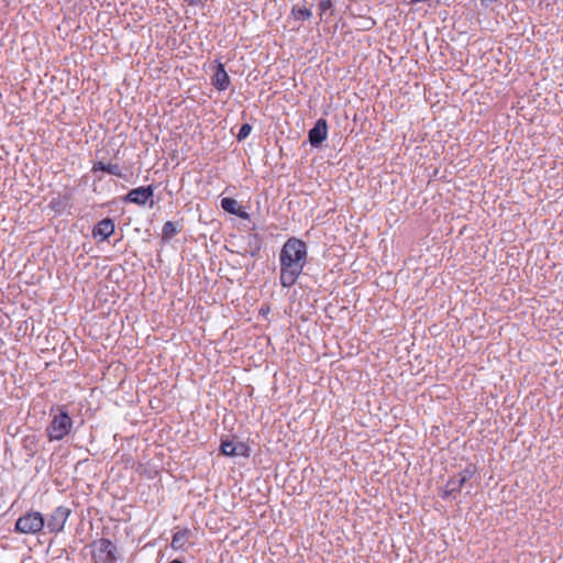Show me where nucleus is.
<instances>
[{"label": "nucleus", "mask_w": 563, "mask_h": 563, "mask_svg": "<svg viewBox=\"0 0 563 563\" xmlns=\"http://www.w3.org/2000/svg\"><path fill=\"white\" fill-rule=\"evenodd\" d=\"M308 263V246L302 240L291 236L279 252V283L283 288L292 287Z\"/></svg>", "instance_id": "obj_1"}, {"label": "nucleus", "mask_w": 563, "mask_h": 563, "mask_svg": "<svg viewBox=\"0 0 563 563\" xmlns=\"http://www.w3.org/2000/svg\"><path fill=\"white\" fill-rule=\"evenodd\" d=\"M49 416L51 422L46 428V435L51 442L60 441L71 432L74 421L65 406L53 407Z\"/></svg>", "instance_id": "obj_2"}, {"label": "nucleus", "mask_w": 563, "mask_h": 563, "mask_svg": "<svg viewBox=\"0 0 563 563\" xmlns=\"http://www.w3.org/2000/svg\"><path fill=\"white\" fill-rule=\"evenodd\" d=\"M45 526V519L38 511L27 512L15 522V530L21 533H37Z\"/></svg>", "instance_id": "obj_3"}, {"label": "nucleus", "mask_w": 563, "mask_h": 563, "mask_svg": "<svg viewBox=\"0 0 563 563\" xmlns=\"http://www.w3.org/2000/svg\"><path fill=\"white\" fill-rule=\"evenodd\" d=\"M93 563H117V547L109 539H100L92 553Z\"/></svg>", "instance_id": "obj_4"}, {"label": "nucleus", "mask_w": 563, "mask_h": 563, "mask_svg": "<svg viewBox=\"0 0 563 563\" xmlns=\"http://www.w3.org/2000/svg\"><path fill=\"white\" fill-rule=\"evenodd\" d=\"M70 512V509L66 506L56 507L46 521L48 531L51 533H58L63 531Z\"/></svg>", "instance_id": "obj_5"}, {"label": "nucleus", "mask_w": 563, "mask_h": 563, "mask_svg": "<svg viewBox=\"0 0 563 563\" xmlns=\"http://www.w3.org/2000/svg\"><path fill=\"white\" fill-rule=\"evenodd\" d=\"M154 188L152 186H141L131 189L124 197L123 201L134 203L137 206H145L147 201L153 197Z\"/></svg>", "instance_id": "obj_6"}, {"label": "nucleus", "mask_w": 563, "mask_h": 563, "mask_svg": "<svg viewBox=\"0 0 563 563\" xmlns=\"http://www.w3.org/2000/svg\"><path fill=\"white\" fill-rule=\"evenodd\" d=\"M250 446L244 442H234L233 440H222L220 452L224 456H250Z\"/></svg>", "instance_id": "obj_7"}, {"label": "nucleus", "mask_w": 563, "mask_h": 563, "mask_svg": "<svg viewBox=\"0 0 563 563\" xmlns=\"http://www.w3.org/2000/svg\"><path fill=\"white\" fill-rule=\"evenodd\" d=\"M328 136L327 120L320 118L314 123L313 128L308 132V140L311 146L318 147Z\"/></svg>", "instance_id": "obj_8"}, {"label": "nucleus", "mask_w": 563, "mask_h": 563, "mask_svg": "<svg viewBox=\"0 0 563 563\" xmlns=\"http://www.w3.org/2000/svg\"><path fill=\"white\" fill-rule=\"evenodd\" d=\"M114 221L110 218L102 219L92 229V236L95 239L100 238L101 241L110 238L114 232Z\"/></svg>", "instance_id": "obj_9"}, {"label": "nucleus", "mask_w": 563, "mask_h": 563, "mask_svg": "<svg viewBox=\"0 0 563 563\" xmlns=\"http://www.w3.org/2000/svg\"><path fill=\"white\" fill-rule=\"evenodd\" d=\"M211 84L216 89L220 91L227 90L229 88L231 80L222 63L217 64L216 71L211 77Z\"/></svg>", "instance_id": "obj_10"}, {"label": "nucleus", "mask_w": 563, "mask_h": 563, "mask_svg": "<svg viewBox=\"0 0 563 563\" xmlns=\"http://www.w3.org/2000/svg\"><path fill=\"white\" fill-rule=\"evenodd\" d=\"M221 208L225 212L236 216L243 220L250 219V214L239 207L238 201L234 198H231V197L222 198L221 199Z\"/></svg>", "instance_id": "obj_11"}, {"label": "nucleus", "mask_w": 563, "mask_h": 563, "mask_svg": "<svg viewBox=\"0 0 563 563\" xmlns=\"http://www.w3.org/2000/svg\"><path fill=\"white\" fill-rule=\"evenodd\" d=\"M466 483L462 481L459 475L452 476L445 485V489L442 492L441 497L443 499L456 498V494L461 492Z\"/></svg>", "instance_id": "obj_12"}, {"label": "nucleus", "mask_w": 563, "mask_h": 563, "mask_svg": "<svg viewBox=\"0 0 563 563\" xmlns=\"http://www.w3.org/2000/svg\"><path fill=\"white\" fill-rule=\"evenodd\" d=\"M91 172L95 174L97 172H104L110 175L117 176L119 178H123L124 175L122 173V168L119 164L104 163L102 161L95 162L91 168Z\"/></svg>", "instance_id": "obj_13"}, {"label": "nucleus", "mask_w": 563, "mask_h": 563, "mask_svg": "<svg viewBox=\"0 0 563 563\" xmlns=\"http://www.w3.org/2000/svg\"><path fill=\"white\" fill-rule=\"evenodd\" d=\"M190 531L188 529H181L173 534L170 547L174 550H185L189 539Z\"/></svg>", "instance_id": "obj_14"}, {"label": "nucleus", "mask_w": 563, "mask_h": 563, "mask_svg": "<svg viewBox=\"0 0 563 563\" xmlns=\"http://www.w3.org/2000/svg\"><path fill=\"white\" fill-rule=\"evenodd\" d=\"M291 15L299 21H307L312 16V12L308 8H300L297 5H294L291 8Z\"/></svg>", "instance_id": "obj_15"}, {"label": "nucleus", "mask_w": 563, "mask_h": 563, "mask_svg": "<svg viewBox=\"0 0 563 563\" xmlns=\"http://www.w3.org/2000/svg\"><path fill=\"white\" fill-rule=\"evenodd\" d=\"M178 233V229L173 221H167L164 223L162 229V238L163 240H170Z\"/></svg>", "instance_id": "obj_16"}, {"label": "nucleus", "mask_w": 563, "mask_h": 563, "mask_svg": "<svg viewBox=\"0 0 563 563\" xmlns=\"http://www.w3.org/2000/svg\"><path fill=\"white\" fill-rule=\"evenodd\" d=\"M476 473V467L472 464L467 465L463 471H461L457 475L467 483Z\"/></svg>", "instance_id": "obj_17"}, {"label": "nucleus", "mask_w": 563, "mask_h": 563, "mask_svg": "<svg viewBox=\"0 0 563 563\" xmlns=\"http://www.w3.org/2000/svg\"><path fill=\"white\" fill-rule=\"evenodd\" d=\"M252 131V126L249 123H244L241 125L239 133H238V140L242 141L246 139Z\"/></svg>", "instance_id": "obj_18"}, {"label": "nucleus", "mask_w": 563, "mask_h": 563, "mask_svg": "<svg viewBox=\"0 0 563 563\" xmlns=\"http://www.w3.org/2000/svg\"><path fill=\"white\" fill-rule=\"evenodd\" d=\"M331 8H332V0H320L319 9H320L321 15L327 13V11H329Z\"/></svg>", "instance_id": "obj_19"}, {"label": "nucleus", "mask_w": 563, "mask_h": 563, "mask_svg": "<svg viewBox=\"0 0 563 563\" xmlns=\"http://www.w3.org/2000/svg\"><path fill=\"white\" fill-rule=\"evenodd\" d=\"M189 5L202 4L206 0H186Z\"/></svg>", "instance_id": "obj_20"}, {"label": "nucleus", "mask_w": 563, "mask_h": 563, "mask_svg": "<svg viewBox=\"0 0 563 563\" xmlns=\"http://www.w3.org/2000/svg\"><path fill=\"white\" fill-rule=\"evenodd\" d=\"M169 563H183V562H181V561H179V560H174V561H172V562H169Z\"/></svg>", "instance_id": "obj_21"}, {"label": "nucleus", "mask_w": 563, "mask_h": 563, "mask_svg": "<svg viewBox=\"0 0 563 563\" xmlns=\"http://www.w3.org/2000/svg\"><path fill=\"white\" fill-rule=\"evenodd\" d=\"M437 2H439V0H435Z\"/></svg>", "instance_id": "obj_22"}]
</instances>
